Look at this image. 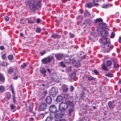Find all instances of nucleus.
Segmentation results:
<instances>
[{"label": "nucleus", "mask_w": 121, "mask_h": 121, "mask_svg": "<svg viewBox=\"0 0 121 121\" xmlns=\"http://www.w3.org/2000/svg\"><path fill=\"white\" fill-rule=\"evenodd\" d=\"M34 3H30L29 6L31 10L35 12L36 10H39L42 5V0H33Z\"/></svg>", "instance_id": "obj_1"}, {"label": "nucleus", "mask_w": 121, "mask_h": 121, "mask_svg": "<svg viewBox=\"0 0 121 121\" xmlns=\"http://www.w3.org/2000/svg\"><path fill=\"white\" fill-rule=\"evenodd\" d=\"M95 23H97L99 22V26L97 28V30L99 31H100L104 29H106L107 27V26L105 23L103 22V20L100 18H97L95 19Z\"/></svg>", "instance_id": "obj_2"}, {"label": "nucleus", "mask_w": 121, "mask_h": 121, "mask_svg": "<svg viewBox=\"0 0 121 121\" xmlns=\"http://www.w3.org/2000/svg\"><path fill=\"white\" fill-rule=\"evenodd\" d=\"M59 108L60 109V111L57 112L54 114H53V115H52L53 117H55L57 119L61 118L63 117L64 115L63 111L65 110V108L62 107V106H59Z\"/></svg>", "instance_id": "obj_3"}, {"label": "nucleus", "mask_w": 121, "mask_h": 121, "mask_svg": "<svg viewBox=\"0 0 121 121\" xmlns=\"http://www.w3.org/2000/svg\"><path fill=\"white\" fill-rule=\"evenodd\" d=\"M110 42H108V43L104 45V46L106 52L108 53L111 51L113 48L114 46L111 44Z\"/></svg>", "instance_id": "obj_4"}, {"label": "nucleus", "mask_w": 121, "mask_h": 121, "mask_svg": "<svg viewBox=\"0 0 121 121\" xmlns=\"http://www.w3.org/2000/svg\"><path fill=\"white\" fill-rule=\"evenodd\" d=\"M53 57L51 56H50L47 57L43 59L42 60V61L44 64H47L50 63L51 61L53 60Z\"/></svg>", "instance_id": "obj_5"}, {"label": "nucleus", "mask_w": 121, "mask_h": 121, "mask_svg": "<svg viewBox=\"0 0 121 121\" xmlns=\"http://www.w3.org/2000/svg\"><path fill=\"white\" fill-rule=\"evenodd\" d=\"M58 92V90L57 88L52 87L50 90L49 93L51 96L54 97Z\"/></svg>", "instance_id": "obj_6"}, {"label": "nucleus", "mask_w": 121, "mask_h": 121, "mask_svg": "<svg viewBox=\"0 0 121 121\" xmlns=\"http://www.w3.org/2000/svg\"><path fill=\"white\" fill-rule=\"evenodd\" d=\"M65 105L66 106H74V104L73 102L70 101H68L65 102H61V103L59 104V106H62L64 105L65 106Z\"/></svg>", "instance_id": "obj_7"}, {"label": "nucleus", "mask_w": 121, "mask_h": 121, "mask_svg": "<svg viewBox=\"0 0 121 121\" xmlns=\"http://www.w3.org/2000/svg\"><path fill=\"white\" fill-rule=\"evenodd\" d=\"M72 62L73 65L77 67L80 66V61L79 60L76 58H74L72 60Z\"/></svg>", "instance_id": "obj_8"}, {"label": "nucleus", "mask_w": 121, "mask_h": 121, "mask_svg": "<svg viewBox=\"0 0 121 121\" xmlns=\"http://www.w3.org/2000/svg\"><path fill=\"white\" fill-rule=\"evenodd\" d=\"M107 29V28L102 29V30L100 31L101 32L100 35L102 37L107 38L108 37V32L106 31V30H105V29Z\"/></svg>", "instance_id": "obj_9"}, {"label": "nucleus", "mask_w": 121, "mask_h": 121, "mask_svg": "<svg viewBox=\"0 0 121 121\" xmlns=\"http://www.w3.org/2000/svg\"><path fill=\"white\" fill-rule=\"evenodd\" d=\"M9 90L12 91V94H13V103L15 102V92L14 91V88L12 85H11L9 87Z\"/></svg>", "instance_id": "obj_10"}, {"label": "nucleus", "mask_w": 121, "mask_h": 121, "mask_svg": "<svg viewBox=\"0 0 121 121\" xmlns=\"http://www.w3.org/2000/svg\"><path fill=\"white\" fill-rule=\"evenodd\" d=\"M56 60H60L63 56H64V54L61 53L56 54L55 55Z\"/></svg>", "instance_id": "obj_11"}, {"label": "nucleus", "mask_w": 121, "mask_h": 121, "mask_svg": "<svg viewBox=\"0 0 121 121\" xmlns=\"http://www.w3.org/2000/svg\"><path fill=\"white\" fill-rule=\"evenodd\" d=\"M107 38L101 37L100 39L99 42L101 43H103L104 44V45L108 43V42H110L109 40V41H107V40L108 39H107Z\"/></svg>", "instance_id": "obj_12"}, {"label": "nucleus", "mask_w": 121, "mask_h": 121, "mask_svg": "<svg viewBox=\"0 0 121 121\" xmlns=\"http://www.w3.org/2000/svg\"><path fill=\"white\" fill-rule=\"evenodd\" d=\"M49 110L50 112L52 113V115H53V114H54L57 111V108L56 106H49Z\"/></svg>", "instance_id": "obj_13"}, {"label": "nucleus", "mask_w": 121, "mask_h": 121, "mask_svg": "<svg viewBox=\"0 0 121 121\" xmlns=\"http://www.w3.org/2000/svg\"><path fill=\"white\" fill-rule=\"evenodd\" d=\"M52 115V114L50 113L49 117H48L45 120V121H55L56 119Z\"/></svg>", "instance_id": "obj_14"}, {"label": "nucleus", "mask_w": 121, "mask_h": 121, "mask_svg": "<svg viewBox=\"0 0 121 121\" xmlns=\"http://www.w3.org/2000/svg\"><path fill=\"white\" fill-rule=\"evenodd\" d=\"M64 58V62L65 63H68L70 62L71 61V59L68 56H66L64 54V56H63Z\"/></svg>", "instance_id": "obj_15"}, {"label": "nucleus", "mask_w": 121, "mask_h": 121, "mask_svg": "<svg viewBox=\"0 0 121 121\" xmlns=\"http://www.w3.org/2000/svg\"><path fill=\"white\" fill-rule=\"evenodd\" d=\"M112 62L114 67L113 68L115 69L117 71L119 69V65L118 64L116 61L113 60H112Z\"/></svg>", "instance_id": "obj_16"}, {"label": "nucleus", "mask_w": 121, "mask_h": 121, "mask_svg": "<svg viewBox=\"0 0 121 121\" xmlns=\"http://www.w3.org/2000/svg\"><path fill=\"white\" fill-rule=\"evenodd\" d=\"M40 73L42 75L43 77H46V75L47 71L46 69L44 68H42L40 70Z\"/></svg>", "instance_id": "obj_17"}, {"label": "nucleus", "mask_w": 121, "mask_h": 121, "mask_svg": "<svg viewBox=\"0 0 121 121\" xmlns=\"http://www.w3.org/2000/svg\"><path fill=\"white\" fill-rule=\"evenodd\" d=\"M46 101L47 103L49 104H51L52 102V99L50 96H47L46 99Z\"/></svg>", "instance_id": "obj_18"}, {"label": "nucleus", "mask_w": 121, "mask_h": 121, "mask_svg": "<svg viewBox=\"0 0 121 121\" xmlns=\"http://www.w3.org/2000/svg\"><path fill=\"white\" fill-rule=\"evenodd\" d=\"M92 15V17H94L95 16L94 15L93 16V14H90L87 10H85L84 13V17H88L90 15L91 16ZM90 17H92L91 16Z\"/></svg>", "instance_id": "obj_19"}, {"label": "nucleus", "mask_w": 121, "mask_h": 121, "mask_svg": "<svg viewBox=\"0 0 121 121\" xmlns=\"http://www.w3.org/2000/svg\"><path fill=\"white\" fill-rule=\"evenodd\" d=\"M69 116H71V115H73L74 114V112L73 109L72 108H70L69 109Z\"/></svg>", "instance_id": "obj_20"}, {"label": "nucleus", "mask_w": 121, "mask_h": 121, "mask_svg": "<svg viewBox=\"0 0 121 121\" xmlns=\"http://www.w3.org/2000/svg\"><path fill=\"white\" fill-rule=\"evenodd\" d=\"M51 37L54 39H58L60 38V36L58 34H57L56 33H54L51 35Z\"/></svg>", "instance_id": "obj_21"}, {"label": "nucleus", "mask_w": 121, "mask_h": 121, "mask_svg": "<svg viewBox=\"0 0 121 121\" xmlns=\"http://www.w3.org/2000/svg\"><path fill=\"white\" fill-rule=\"evenodd\" d=\"M62 89L63 91L66 92L68 90V88L67 85L63 84L62 86Z\"/></svg>", "instance_id": "obj_22"}, {"label": "nucleus", "mask_w": 121, "mask_h": 121, "mask_svg": "<svg viewBox=\"0 0 121 121\" xmlns=\"http://www.w3.org/2000/svg\"><path fill=\"white\" fill-rule=\"evenodd\" d=\"M26 111L29 112H32L33 109V106H26Z\"/></svg>", "instance_id": "obj_23"}, {"label": "nucleus", "mask_w": 121, "mask_h": 121, "mask_svg": "<svg viewBox=\"0 0 121 121\" xmlns=\"http://www.w3.org/2000/svg\"><path fill=\"white\" fill-rule=\"evenodd\" d=\"M63 98V97L62 96H58L57 97L56 99V101L57 102H60L62 100Z\"/></svg>", "instance_id": "obj_24"}, {"label": "nucleus", "mask_w": 121, "mask_h": 121, "mask_svg": "<svg viewBox=\"0 0 121 121\" xmlns=\"http://www.w3.org/2000/svg\"><path fill=\"white\" fill-rule=\"evenodd\" d=\"M107 67L105 65L104 63L103 64L102 66V68L104 71H108V69Z\"/></svg>", "instance_id": "obj_25"}, {"label": "nucleus", "mask_w": 121, "mask_h": 121, "mask_svg": "<svg viewBox=\"0 0 121 121\" xmlns=\"http://www.w3.org/2000/svg\"><path fill=\"white\" fill-rule=\"evenodd\" d=\"M47 106H39L38 110L39 111H44L46 109Z\"/></svg>", "instance_id": "obj_26"}, {"label": "nucleus", "mask_w": 121, "mask_h": 121, "mask_svg": "<svg viewBox=\"0 0 121 121\" xmlns=\"http://www.w3.org/2000/svg\"><path fill=\"white\" fill-rule=\"evenodd\" d=\"M13 71V68L12 67L9 68L8 70V73L10 74H12Z\"/></svg>", "instance_id": "obj_27"}, {"label": "nucleus", "mask_w": 121, "mask_h": 121, "mask_svg": "<svg viewBox=\"0 0 121 121\" xmlns=\"http://www.w3.org/2000/svg\"><path fill=\"white\" fill-rule=\"evenodd\" d=\"M112 62L109 60H107L106 62V66L107 67H109L112 64Z\"/></svg>", "instance_id": "obj_28"}, {"label": "nucleus", "mask_w": 121, "mask_h": 121, "mask_svg": "<svg viewBox=\"0 0 121 121\" xmlns=\"http://www.w3.org/2000/svg\"><path fill=\"white\" fill-rule=\"evenodd\" d=\"M72 67L70 66L68 68L67 67L66 69V71L68 73H69L71 72Z\"/></svg>", "instance_id": "obj_29"}, {"label": "nucleus", "mask_w": 121, "mask_h": 121, "mask_svg": "<svg viewBox=\"0 0 121 121\" xmlns=\"http://www.w3.org/2000/svg\"><path fill=\"white\" fill-rule=\"evenodd\" d=\"M109 6V4H103L102 6L101 7L103 8H108Z\"/></svg>", "instance_id": "obj_30"}, {"label": "nucleus", "mask_w": 121, "mask_h": 121, "mask_svg": "<svg viewBox=\"0 0 121 121\" xmlns=\"http://www.w3.org/2000/svg\"><path fill=\"white\" fill-rule=\"evenodd\" d=\"M0 81L4 82V78L2 74H0Z\"/></svg>", "instance_id": "obj_31"}, {"label": "nucleus", "mask_w": 121, "mask_h": 121, "mask_svg": "<svg viewBox=\"0 0 121 121\" xmlns=\"http://www.w3.org/2000/svg\"><path fill=\"white\" fill-rule=\"evenodd\" d=\"M45 116V114L43 113H42L39 114L38 115L39 117L41 119H43Z\"/></svg>", "instance_id": "obj_32"}, {"label": "nucleus", "mask_w": 121, "mask_h": 121, "mask_svg": "<svg viewBox=\"0 0 121 121\" xmlns=\"http://www.w3.org/2000/svg\"><path fill=\"white\" fill-rule=\"evenodd\" d=\"M105 75V76L108 77H112L113 76V75L112 73H106Z\"/></svg>", "instance_id": "obj_33"}, {"label": "nucleus", "mask_w": 121, "mask_h": 121, "mask_svg": "<svg viewBox=\"0 0 121 121\" xmlns=\"http://www.w3.org/2000/svg\"><path fill=\"white\" fill-rule=\"evenodd\" d=\"M5 90L4 86H0V91L2 92H3Z\"/></svg>", "instance_id": "obj_34"}, {"label": "nucleus", "mask_w": 121, "mask_h": 121, "mask_svg": "<svg viewBox=\"0 0 121 121\" xmlns=\"http://www.w3.org/2000/svg\"><path fill=\"white\" fill-rule=\"evenodd\" d=\"M87 79L89 81L93 80L95 79V78L92 76L88 77L87 78Z\"/></svg>", "instance_id": "obj_35"}, {"label": "nucleus", "mask_w": 121, "mask_h": 121, "mask_svg": "<svg viewBox=\"0 0 121 121\" xmlns=\"http://www.w3.org/2000/svg\"><path fill=\"white\" fill-rule=\"evenodd\" d=\"M85 22L86 23L88 24H90L91 23V22L90 19H86L85 20Z\"/></svg>", "instance_id": "obj_36"}, {"label": "nucleus", "mask_w": 121, "mask_h": 121, "mask_svg": "<svg viewBox=\"0 0 121 121\" xmlns=\"http://www.w3.org/2000/svg\"><path fill=\"white\" fill-rule=\"evenodd\" d=\"M92 6V4L91 3L89 2L87 3L86 7L88 8H90Z\"/></svg>", "instance_id": "obj_37"}, {"label": "nucleus", "mask_w": 121, "mask_h": 121, "mask_svg": "<svg viewBox=\"0 0 121 121\" xmlns=\"http://www.w3.org/2000/svg\"><path fill=\"white\" fill-rule=\"evenodd\" d=\"M13 58V55H9L8 56V59L10 60H12Z\"/></svg>", "instance_id": "obj_38"}, {"label": "nucleus", "mask_w": 121, "mask_h": 121, "mask_svg": "<svg viewBox=\"0 0 121 121\" xmlns=\"http://www.w3.org/2000/svg\"><path fill=\"white\" fill-rule=\"evenodd\" d=\"M1 65L3 66H7V64L6 62L4 61L1 64Z\"/></svg>", "instance_id": "obj_39"}, {"label": "nucleus", "mask_w": 121, "mask_h": 121, "mask_svg": "<svg viewBox=\"0 0 121 121\" xmlns=\"http://www.w3.org/2000/svg\"><path fill=\"white\" fill-rule=\"evenodd\" d=\"M27 66L26 64V63H23L21 65V67L22 69H24Z\"/></svg>", "instance_id": "obj_40"}, {"label": "nucleus", "mask_w": 121, "mask_h": 121, "mask_svg": "<svg viewBox=\"0 0 121 121\" xmlns=\"http://www.w3.org/2000/svg\"><path fill=\"white\" fill-rule=\"evenodd\" d=\"M41 30L39 28L37 27L36 28L35 31L37 33H39L41 31Z\"/></svg>", "instance_id": "obj_41"}, {"label": "nucleus", "mask_w": 121, "mask_h": 121, "mask_svg": "<svg viewBox=\"0 0 121 121\" xmlns=\"http://www.w3.org/2000/svg\"><path fill=\"white\" fill-rule=\"evenodd\" d=\"M60 65L61 66L63 67H66V65L63 61L61 62H60Z\"/></svg>", "instance_id": "obj_42"}, {"label": "nucleus", "mask_w": 121, "mask_h": 121, "mask_svg": "<svg viewBox=\"0 0 121 121\" xmlns=\"http://www.w3.org/2000/svg\"><path fill=\"white\" fill-rule=\"evenodd\" d=\"M115 36V33L114 32H111L110 38H113Z\"/></svg>", "instance_id": "obj_43"}, {"label": "nucleus", "mask_w": 121, "mask_h": 121, "mask_svg": "<svg viewBox=\"0 0 121 121\" xmlns=\"http://www.w3.org/2000/svg\"><path fill=\"white\" fill-rule=\"evenodd\" d=\"M26 0V1L25 2V4L27 5H28L29 4V5L30 4V3H30V0Z\"/></svg>", "instance_id": "obj_44"}, {"label": "nucleus", "mask_w": 121, "mask_h": 121, "mask_svg": "<svg viewBox=\"0 0 121 121\" xmlns=\"http://www.w3.org/2000/svg\"><path fill=\"white\" fill-rule=\"evenodd\" d=\"M20 23L22 24H23L25 22V20L24 19H21L20 21Z\"/></svg>", "instance_id": "obj_45"}, {"label": "nucleus", "mask_w": 121, "mask_h": 121, "mask_svg": "<svg viewBox=\"0 0 121 121\" xmlns=\"http://www.w3.org/2000/svg\"><path fill=\"white\" fill-rule=\"evenodd\" d=\"M46 53V51L45 50H43L42 51L40 52L39 54H41L42 56L44 55Z\"/></svg>", "instance_id": "obj_46"}, {"label": "nucleus", "mask_w": 121, "mask_h": 121, "mask_svg": "<svg viewBox=\"0 0 121 121\" xmlns=\"http://www.w3.org/2000/svg\"><path fill=\"white\" fill-rule=\"evenodd\" d=\"M95 1V0H93L92 2L93 4V5L94 6H97L99 5V4L98 3H95L94 2Z\"/></svg>", "instance_id": "obj_47"}, {"label": "nucleus", "mask_w": 121, "mask_h": 121, "mask_svg": "<svg viewBox=\"0 0 121 121\" xmlns=\"http://www.w3.org/2000/svg\"><path fill=\"white\" fill-rule=\"evenodd\" d=\"M70 76L73 79L75 77V75L74 73H71Z\"/></svg>", "instance_id": "obj_48"}, {"label": "nucleus", "mask_w": 121, "mask_h": 121, "mask_svg": "<svg viewBox=\"0 0 121 121\" xmlns=\"http://www.w3.org/2000/svg\"><path fill=\"white\" fill-rule=\"evenodd\" d=\"M77 18L78 20V18L79 20H82L83 19V17L82 16H79L77 17Z\"/></svg>", "instance_id": "obj_49"}, {"label": "nucleus", "mask_w": 121, "mask_h": 121, "mask_svg": "<svg viewBox=\"0 0 121 121\" xmlns=\"http://www.w3.org/2000/svg\"><path fill=\"white\" fill-rule=\"evenodd\" d=\"M63 95L64 98L65 99H67L68 98L69 96L68 95L67 93L64 94Z\"/></svg>", "instance_id": "obj_50"}, {"label": "nucleus", "mask_w": 121, "mask_h": 121, "mask_svg": "<svg viewBox=\"0 0 121 121\" xmlns=\"http://www.w3.org/2000/svg\"><path fill=\"white\" fill-rule=\"evenodd\" d=\"M74 90V88L72 86H71L70 88V91H73Z\"/></svg>", "instance_id": "obj_51"}, {"label": "nucleus", "mask_w": 121, "mask_h": 121, "mask_svg": "<svg viewBox=\"0 0 121 121\" xmlns=\"http://www.w3.org/2000/svg\"><path fill=\"white\" fill-rule=\"evenodd\" d=\"M85 98V96L84 95L82 94L80 96V99H84Z\"/></svg>", "instance_id": "obj_52"}, {"label": "nucleus", "mask_w": 121, "mask_h": 121, "mask_svg": "<svg viewBox=\"0 0 121 121\" xmlns=\"http://www.w3.org/2000/svg\"><path fill=\"white\" fill-rule=\"evenodd\" d=\"M108 106H112L113 102L111 101H110L108 102Z\"/></svg>", "instance_id": "obj_53"}, {"label": "nucleus", "mask_w": 121, "mask_h": 121, "mask_svg": "<svg viewBox=\"0 0 121 121\" xmlns=\"http://www.w3.org/2000/svg\"><path fill=\"white\" fill-rule=\"evenodd\" d=\"M16 106H10L11 109L13 110V111L14 112L16 110V109L15 108V107Z\"/></svg>", "instance_id": "obj_54"}, {"label": "nucleus", "mask_w": 121, "mask_h": 121, "mask_svg": "<svg viewBox=\"0 0 121 121\" xmlns=\"http://www.w3.org/2000/svg\"><path fill=\"white\" fill-rule=\"evenodd\" d=\"M15 73L14 74V77L13 78V79H14L15 80H16L18 78L19 76L18 75L16 76H15Z\"/></svg>", "instance_id": "obj_55"}, {"label": "nucleus", "mask_w": 121, "mask_h": 121, "mask_svg": "<svg viewBox=\"0 0 121 121\" xmlns=\"http://www.w3.org/2000/svg\"><path fill=\"white\" fill-rule=\"evenodd\" d=\"M39 106H47V105L46 103L43 102Z\"/></svg>", "instance_id": "obj_56"}, {"label": "nucleus", "mask_w": 121, "mask_h": 121, "mask_svg": "<svg viewBox=\"0 0 121 121\" xmlns=\"http://www.w3.org/2000/svg\"><path fill=\"white\" fill-rule=\"evenodd\" d=\"M94 72L95 73V74L96 75H98L99 73L98 71L96 70H94Z\"/></svg>", "instance_id": "obj_57"}, {"label": "nucleus", "mask_w": 121, "mask_h": 121, "mask_svg": "<svg viewBox=\"0 0 121 121\" xmlns=\"http://www.w3.org/2000/svg\"><path fill=\"white\" fill-rule=\"evenodd\" d=\"M28 23L30 24L33 23L34 22L31 20H28Z\"/></svg>", "instance_id": "obj_58"}, {"label": "nucleus", "mask_w": 121, "mask_h": 121, "mask_svg": "<svg viewBox=\"0 0 121 121\" xmlns=\"http://www.w3.org/2000/svg\"><path fill=\"white\" fill-rule=\"evenodd\" d=\"M55 121H66V120L64 118H63L62 119H60L59 120H56V119Z\"/></svg>", "instance_id": "obj_59"}, {"label": "nucleus", "mask_w": 121, "mask_h": 121, "mask_svg": "<svg viewBox=\"0 0 121 121\" xmlns=\"http://www.w3.org/2000/svg\"><path fill=\"white\" fill-rule=\"evenodd\" d=\"M40 20L39 18H38L36 20V22L37 23H39L40 22Z\"/></svg>", "instance_id": "obj_60"}, {"label": "nucleus", "mask_w": 121, "mask_h": 121, "mask_svg": "<svg viewBox=\"0 0 121 121\" xmlns=\"http://www.w3.org/2000/svg\"><path fill=\"white\" fill-rule=\"evenodd\" d=\"M0 48L1 50H3L4 49V48L3 46H1L0 47Z\"/></svg>", "instance_id": "obj_61"}, {"label": "nucleus", "mask_w": 121, "mask_h": 121, "mask_svg": "<svg viewBox=\"0 0 121 121\" xmlns=\"http://www.w3.org/2000/svg\"><path fill=\"white\" fill-rule=\"evenodd\" d=\"M6 58V56L5 54L3 55L2 56V58L3 59H5Z\"/></svg>", "instance_id": "obj_62"}, {"label": "nucleus", "mask_w": 121, "mask_h": 121, "mask_svg": "<svg viewBox=\"0 0 121 121\" xmlns=\"http://www.w3.org/2000/svg\"><path fill=\"white\" fill-rule=\"evenodd\" d=\"M8 17L5 16L4 17V19L5 20V21L6 22L8 21Z\"/></svg>", "instance_id": "obj_63"}, {"label": "nucleus", "mask_w": 121, "mask_h": 121, "mask_svg": "<svg viewBox=\"0 0 121 121\" xmlns=\"http://www.w3.org/2000/svg\"><path fill=\"white\" fill-rule=\"evenodd\" d=\"M8 95H9V96H8V99H9L10 98L11 96V94L10 93H9V92H8Z\"/></svg>", "instance_id": "obj_64"}]
</instances>
